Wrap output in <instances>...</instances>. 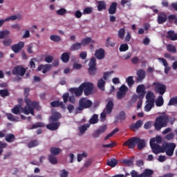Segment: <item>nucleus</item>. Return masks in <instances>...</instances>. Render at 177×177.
I'll return each mask as SVG.
<instances>
[{
	"mask_svg": "<svg viewBox=\"0 0 177 177\" xmlns=\"http://www.w3.org/2000/svg\"><path fill=\"white\" fill-rule=\"evenodd\" d=\"M80 49H82V45L81 43L76 42L71 45L69 50L70 52H74L75 50H80Z\"/></svg>",
	"mask_w": 177,
	"mask_h": 177,
	"instance_id": "a878e982",
	"label": "nucleus"
},
{
	"mask_svg": "<svg viewBox=\"0 0 177 177\" xmlns=\"http://www.w3.org/2000/svg\"><path fill=\"white\" fill-rule=\"evenodd\" d=\"M176 148V145L174 142H165L162 145L161 153H166L168 157L174 156V151Z\"/></svg>",
	"mask_w": 177,
	"mask_h": 177,
	"instance_id": "f03ea898",
	"label": "nucleus"
},
{
	"mask_svg": "<svg viewBox=\"0 0 177 177\" xmlns=\"http://www.w3.org/2000/svg\"><path fill=\"white\" fill-rule=\"evenodd\" d=\"M106 165L111 167V168H114V167L118 165V160L115 158L110 159L107 161Z\"/></svg>",
	"mask_w": 177,
	"mask_h": 177,
	"instance_id": "c9c22d12",
	"label": "nucleus"
},
{
	"mask_svg": "<svg viewBox=\"0 0 177 177\" xmlns=\"http://www.w3.org/2000/svg\"><path fill=\"white\" fill-rule=\"evenodd\" d=\"M147 104L145 105L144 109L145 111L149 112L153 107H154V102H151L150 101H147L146 102Z\"/></svg>",
	"mask_w": 177,
	"mask_h": 177,
	"instance_id": "a19ab883",
	"label": "nucleus"
},
{
	"mask_svg": "<svg viewBox=\"0 0 177 177\" xmlns=\"http://www.w3.org/2000/svg\"><path fill=\"white\" fill-rule=\"evenodd\" d=\"M66 13H67V10H66V8H60L57 10V15H58V16H64Z\"/></svg>",
	"mask_w": 177,
	"mask_h": 177,
	"instance_id": "0e129e2a",
	"label": "nucleus"
},
{
	"mask_svg": "<svg viewBox=\"0 0 177 177\" xmlns=\"http://www.w3.org/2000/svg\"><path fill=\"white\" fill-rule=\"evenodd\" d=\"M50 64H41L38 66L37 70L38 71H41L42 70L43 74H46L48 71H50Z\"/></svg>",
	"mask_w": 177,
	"mask_h": 177,
	"instance_id": "6ab92c4d",
	"label": "nucleus"
},
{
	"mask_svg": "<svg viewBox=\"0 0 177 177\" xmlns=\"http://www.w3.org/2000/svg\"><path fill=\"white\" fill-rule=\"evenodd\" d=\"M106 2L100 1L97 3V10H99V12H102V10H106Z\"/></svg>",
	"mask_w": 177,
	"mask_h": 177,
	"instance_id": "ea45409f",
	"label": "nucleus"
},
{
	"mask_svg": "<svg viewBox=\"0 0 177 177\" xmlns=\"http://www.w3.org/2000/svg\"><path fill=\"white\" fill-rule=\"evenodd\" d=\"M69 92H71V93H72L73 95H75L76 97H80V96H82V93H84L82 84L77 88H71L69 89Z\"/></svg>",
	"mask_w": 177,
	"mask_h": 177,
	"instance_id": "1a4fd4ad",
	"label": "nucleus"
},
{
	"mask_svg": "<svg viewBox=\"0 0 177 177\" xmlns=\"http://www.w3.org/2000/svg\"><path fill=\"white\" fill-rule=\"evenodd\" d=\"M15 20H17V16L16 15H11L4 19H0V27L5 24L6 21H15Z\"/></svg>",
	"mask_w": 177,
	"mask_h": 177,
	"instance_id": "aec40b11",
	"label": "nucleus"
},
{
	"mask_svg": "<svg viewBox=\"0 0 177 177\" xmlns=\"http://www.w3.org/2000/svg\"><path fill=\"white\" fill-rule=\"evenodd\" d=\"M122 163L127 165V167H132L133 165V159H123Z\"/></svg>",
	"mask_w": 177,
	"mask_h": 177,
	"instance_id": "a18cd8bd",
	"label": "nucleus"
},
{
	"mask_svg": "<svg viewBox=\"0 0 177 177\" xmlns=\"http://www.w3.org/2000/svg\"><path fill=\"white\" fill-rule=\"evenodd\" d=\"M5 140L8 143H12V142L16 140V136L13 133H8L5 136Z\"/></svg>",
	"mask_w": 177,
	"mask_h": 177,
	"instance_id": "cd10ccee",
	"label": "nucleus"
},
{
	"mask_svg": "<svg viewBox=\"0 0 177 177\" xmlns=\"http://www.w3.org/2000/svg\"><path fill=\"white\" fill-rule=\"evenodd\" d=\"M88 66V74H90V75H95V74H96V70H97L96 68V58L95 57L91 58Z\"/></svg>",
	"mask_w": 177,
	"mask_h": 177,
	"instance_id": "423d86ee",
	"label": "nucleus"
},
{
	"mask_svg": "<svg viewBox=\"0 0 177 177\" xmlns=\"http://www.w3.org/2000/svg\"><path fill=\"white\" fill-rule=\"evenodd\" d=\"M50 39L53 42H60V41H62V37L59 35H52L50 36Z\"/></svg>",
	"mask_w": 177,
	"mask_h": 177,
	"instance_id": "3c124183",
	"label": "nucleus"
},
{
	"mask_svg": "<svg viewBox=\"0 0 177 177\" xmlns=\"http://www.w3.org/2000/svg\"><path fill=\"white\" fill-rule=\"evenodd\" d=\"M46 127L47 129H49V131H56L60 127V122H50Z\"/></svg>",
	"mask_w": 177,
	"mask_h": 177,
	"instance_id": "dca6fc26",
	"label": "nucleus"
},
{
	"mask_svg": "<svg viewBox=\"0 0 177 177\" xmlns=\"http://www.w3.org/2000/svg\"><path fill=\"white\" fill-rule=\"evenodd\" d=\"M136 75V82H142V81L146 78V71L143 69H138Z\"/></svg>",
	"mask_w": 177,
	"mask_h": 177,
	"instance_id": "f8f14e48",
	"label": "nucleus"
},
{
	"mask_svg": "<svg viewBox=\"0 0 177 177\" xmlns=\"http://www.w3.org/2000/svg\"><path fill=\"white\" fill-rule=\"evenodd\" d=\"M153 171L150 169H145L144 172L141 174V177H151L153 175Z\"/></svg>",
	"mask_w": 177,
	"mask_h": 177,
	"instance_id": "4c0bfd02",
	"label": "nucleus"
},
{
	"mask_svg": "<svg viewBox=\"0 0 177 177\" xmlns=\"http://www.w3.org/2000/svg\"><path fill=\"white\" fill-rule=\"evenodd\" d=\"M10 95V93H9V91L8 89L0 90V96H1V97H6Z\"/></svg>",
	"mask_w": 177,
	"mask_h": 177,
	"instance_id": "864d4df0",
	"label": "nucleus"
},
{
	"mask_svg": "<svg viewBox=\"0 0 177 177\" xmlns=\"http://www.w3.org/2000/svg\"><path fill=\"white\" fill-rule=\"evenodd\" d=\"M146 87L143 84H139L137 86L136 92L139 95V97L143 99L145 97V95H146Z\"/></svg>",
	"mask_w": 177,
	"mask_h": 177,
	"instance_id": "ddd939ff",
	"label": "nucleus"
},
{
	"mask_svg": "<svg viewBox=\"0 0 177 177\" xmlns=\"http://www.w3.org/2000/svg\"><path fill=\"white\" fill-rule=\"evenodd\" d=\"M125 95H127V93H122L121 91H118L117 92V99H118V100H121V99H122V97H125Z\"/></svg>",
	"mask_w": 177,
	"mask_h": 177,
	"instance_id": "338daca9",
	"label": "nucleus"
},
{
	"mask_svg": "<svg viewBox=\"0 0 177 177\" xmlns=\"http://www.w3.org/2000/svg\"><path fill=\"white\" fill-rule=\"evenodd\" d=\"M51 107H61L62 110L66 109V105L63 103V102H60L59 100H55L50 102Z\"/></svg>",
	"mask_w": 177,
	"mask_h": 177,
	"instance_id": "a211bd4d",
	"label": "nucleus"
},
{
	"mask_svg": "<svg viewBox=\"0 0 177 177\" xmlns=\"http://www.w3.org/2000/svg\"><path fill=\"white\" fill-rule=\"evenodd\" d=\"M118 38L120 39H124L125 37V29L120 28L118 32Z\"/></svg>",
	"mask_w": 177,
	"mask_h": 177,
	"instance_id": "6e6d98bb",
	"label": "nucleus"
},
{
	"mask_svg": "<svg viewBox=\"0 0 177 177\" xmlns=\"http://www.w3.org/2000/svg\"><path fill=\"white\" fill-rule=\"evenodd\" d=\"M38 145H39L38 140H32L28 143V147L29 149H32V147H36Z\"/></svg>",
	"mask_w": 177,
	"mask_h": 177,
	"instance_id": "37998d69",
	"label": "nucleus"
},
{
	"mask_svg": "<svg viewBox=\"0 0 177 177\" xmlns=\"http://www.w3.org/2000/svg\"><path fill=\"white\" fill-rule=\"evenodd\" d=\"M26 71V68L22 66H17L12 69V74H13V75H20L21 77H24Z\"/></svg>",
	"mask_w": 177,
	"mask_h": 177,
	"instance_id": "0eeeda50",
	"label": "nucleus"
},
{
	"mask_svg": "<svg viewBox=\"0 0 177 177\" xmlns=\"http://www.w3.org/2000/svg\"><path fill=\"white\" fill-rule=\"evenodd\" d=\"M127 115H125V112L124 111H120L117 116V120H119L120 121H125Z\"/></svg>",
	"mask_w": 177,
	"mask_h": 177,
	"instance_id": "09e8293b",
	"label": "nucleus"
},
{
	"mask_svg": "<svg viewBox=\"0 0 177 177\" xmlns=\"http://www.w3.org/2000/svg\"><path fill=\"white\" fill-rule=\"evenodd\" d=\"M92 101L91 100H87L85 97H82L79 100V106L75 109L76 111H82V110H85V109H89V107H92Z\"/></svg>",
	"mask_w": 177,
	"mask_h": 177,
	"instance_id": "7ed1b4c3",
	"label": "nucleus"
},
{
	"mask_svg": "<svg viewBox=\"0 0 177 177\" xmlns=\"http://www.w3.org/2000/svg\"><path fill=\"white\" fill-rule=\"evenodd\" d=\"M93 11V9L92 8V7H87L84 9L83 13L84 15H91V13H92Z\"/></svg>",
	"mask_w": 177,
	"mask_h": 177,
	"instance_id": "69168bd1",
	"label": "nucleus"
},
{
	"mask_svg": "<svg viewBox=\"0 0 177 177\" xmlns=\"http://www.w3.org/2000/svg\"><path fill=\"white\" fill-rule=\"evenodd\" d=\"M131 177H142V174H139L136 170H132L130 173Z\"/></svg>",
	"mask_w": 177,
	"mask_h": 177,
	"instance_id": "774afa93",
	"label": "nucleus"
},
{
	"mask_svg": "<svg viewBox=\"0 0 177 177\" xmlns=\"http://www.w3.org/2000/svg\"><path fill=\"white\" fill-rule=\"evenodd\" d=\"M110 39H111L110 37H108L106 39V43L105 44V46H106V48H109L110 46L111 48H114V46H115V43L110 41Z\"/></svg>",
	"mask_w": 177,
	"mask_h": 177,
	"instance_id": "bf43d9fd",
	"label": "nucleus"
},
{
	"mask_svg": "<svg viewBox=\"0 0 177 177\" xmlns=\"http://www.w3.org/2000/svg\"><path fill=\"white\" fill-rule=\"evenodd\" d=\"M60 118H62V114L59 112H55L49 118V122H57Z\"/></svg>",
	"mask_w": 177,
	"mask_h": 177,
	"instance_id": "2eb2a0df",
	"label": "nucleus"
},
{
	"mask_svg": "<svg viewBox=\"0 0 177 177\" xmlns=\"http://www.w3.org/2000/svg\"><path fill=\"white\" fill-rule=\"evenodd\" d=\"M113 108L114 102H113L112 100L108 101L105 109L102 112L100 115V121H102V122L106 121V114H111Z\"/></svg>",
	"mask_w": 177,
	"mask_h": 177,
	"instance_id": "20e7f679",
	"label": "nucleus"
},
{
	"mask_svg": "<svg viewBox=\"0 0 177 177\" xmlns=\"http://www.w3.org/2000/svg\"><path fill=\"white\" fill-rule=\"evenodd\" d=\"M83 92L85 96H89L93 93V84L91 82H84L82 84Z\"/></svg>",
	"mask_w": 177,
	"mask_h": 177,
	"instance_id": "39448f33",
	"label": "nucleus"
},
{
	"mask_svg": "<svg viewBox=\"0 0 177 177\" xmlns=\"http://www.w3.org/2000/svg\"><path fill=\"white\" fill-rule=\"evenodd\" d=\"M45 127V124L42 122H37L33 124L29 129H37V128H44Z\"/></svg>",
	"mask_w": 177,
	"mask_h": 177,
	"instance_id": "e433bc0d",
	"label": "nucleus"
},
{
	"mask_svg": "<svg viewBox=\"0 0 177 177\" xmlns=\"http://www.w3.org/2000/svg\"><path fill=\"white\" fill-rule=\"evenodd\" d=\"M156 93H160L161 96L167 92V86L161 83H158L155 86Z\"/></svg>",
	"mask_w": 177,
	"mask_h": 177,
	"instance_id": "9b49d317",
	"label": "nucleus"
},
{
	"mask_svg": "<svg viewBox=\"0 0 177 177\" xmlns=\"http://www.w3.org/2000/svg\"><path fill=\"white\" fill-rule=\"evenodd\" d=\"M23 48H24V41H19L18 44L11 46V49L14 53H20Z\"/></svg>",
	"mask_w": 177,
	"mask_h": 177,
	"instance_id": "9d476101",
	"label": "nucleus"
},
{
	"mask_svg": "<svg viewBox=\"0 0 177 177\" xmlns=\"http://www.w3.org/2000/svg\"><path fill=\"white\" fill-rule=\"evenodd\" d=\"M129 49V46L127 44H122L120 46V52H127Z\"/></svg>",
	"mask_w": 177,
	"mask_h": 177,
	"instance_id": "13d9d810",
	"label": "nucleus"
},
{
	"mask_svg": "<svg viewBox=\"0 0 177 177\" xmlns=\"http://www.w3.org/2000/svg\"><path fill=\"white\" fill-rule=\"evenodd\" d=\"M155 97L156 96L154 95V93L151 91H148L146 95L147 102H151L154 103Z\"/></svg>",
	"mask_w": 177,
	"mask_h": 177,
	"instance_id": "7c9ffc66",
	"label": "nucleus"
},
{
	"mask_svg": "<svg viewBox=\"0 0 177 177\" xmlns=\"http://www.w3.org/2000/svg\"><path fill=\"white\" fill-rule=\"evenodd\" d=\"M137 148L138 150H143L146 147V141L143 139H140L139 137H137Z\"/></svg>",
	"mask_w": 177,
	"mask_h": 177,
	"instance_id": "f3484780",
	"label": "nucleus"
},
{
	"mask_svg": "<svg viewBox=\"0 0 177 177\" xmlns=\"http://www.w3.org/2000/svg\"><path fill=\"white\" fill-rule=\"evenodd\" d=\"M167 49L170 53H176V47L172 44H168L167 46Z\"/></svg>",
	"mask_w": 177,
	"mask_h": 177,
	"instance_id": "603ef678",
	"label": "nucleus"
},
{
	"mask_svg": "<svg viewBox=\"0 0 177 177\" xmlns=\"http://www.w3.org/2000/svg\"><path fill=\"white\" fill-rule=\"evenodd\" d=\"M167 38L171 39V41H176L177 40V34H175L174 30H169L167 32Z\"/></svg>",
	"mask_w": 177,
	"mask_h": 177,
	"instance_id": "473e14b6",
	"label": "nucleus"
},
{
	"mask_svg": "<svg viewBox=\"0 0 177 177\" xmlns=\"http://www.w3.org/2000/svg\"><path fill=\"white\" fill-rule=\"evenodd\" d=\"M50 155L51 156H59V154L62 153V150L60 149V148L52 147L50 149Z\"/></svg>",
	"mask_w": 177,
	"mask_h": 177,
	"instance_id": "c85d7f7f",
	"label": "nucleus"
},
{
	"mask_svg": "<svg viewBox=\"0 0 177 177\" xmlns=\"http://www.w3.org/2000/svg\"><path fill=\"white\" fill-rule=\"evenodd\" d=\"M117 6L118 4L116 2H113L109 8L108 9V12L109 15H115V12H117Z\"/></svg>",
	"mask_w": 177,
	"mask_h": 177,
	"instance_id": "393cba45",
	"label": "nucleus"
},
{
	"mask_svg": "<svg viewBox=\"0 0 177 177\" xmlns=\"http://www.w3.org/2000/svg\"><path fill=\"white\" fill-rule=\"evenodd\" d=\"M48 158L50 164H51L52 165H56V164H57L58 162L56 156L49 154L48 156Z\"/></svg>",
	"mask_w": 177,
	"mask_h": 177,
	"instance_id": "2f4dec72",
	"label": "nucleus"
},
{
	"mask_svg": "<svg viewBox=\"0 0 177 177\" xmlns=\"http://www.w3.org/2000/svg\"><path fill=\"white\" fill-rule=\"evenodd\" d=\"M95 56L98 60H102L104 59L106 56V51L103 48H99L95 50Z\"/></svg>",
	"mask_w": 177,
	"mask_h": 177,
	"instance_id": "4468645a",
	"label": "nucleus"
},
{
	"mask_svg": "<svg viewBox=\"0 0 177 177\" xmlns=\"http://www.w3.org/2000/svg\"><path fill=\"white\" fill-rule=\"evenodd\" d=\"M120 129L118 128L115 129L113 131H112V132H111L110 133L107 134L105 138H104V140H109V139H110V138H111V136H113V135H115V133H117V132H119Z\"/></svg>",
	"mask_w": 177,
	"mask_h": 177,
	"instance_id": "de8ad7c7",
	"label": "nucleus"
},
{
	"mask_svg": "<svg viewBox=\"0 0 177 177\" xmlns=\"http://www.w3.org/2000/svg\"><path fill=\"white\" fill-rule=\"evenodd\" d=\"M164 105V98H162V95L158 96V99L156 100V106L157 107H161V106Z\"/></svg>",
	"mask_w": 177,
	"mask_h": 177,
	"instance_id": "79ce46f5",
	"label": "nucleus"
},
{
	"mask_svg": "<svg viewBox=\"0 0 177 177\" xmlns=\"http://www.w3.org/2000/svg\"><path fill=\"white\" fill-rule=\"evenodd\" d=\"M6 115L8 120H9V121H12V122L15 121L16 122H19V120H20L19 117L15 116L12 113H6Z\"/></svg>",
	"mask_w": 177,
	"mask_h": 177,
	"instance_id": "58836bf2",
	"label": "nucleus"
},
{
	"mask_svg": "<svg viewBox=\"0 0 177 177\" xmlns=\"http://www.w3.org/2000/svg\"><path fill=\"white\" fill-rule=\"evenodd\" d=\"M175 104H177V97L171 98L168 103V106H175Z\"/></svg>",
	"mask_w": 177,
	"mask_h": 177,
	"instance_id": "e2e57ef3",
	"label": "nucleus"
},
{
	"mask_svg": "<svg viewBox=\"0 0 177 177\" xmlns=\"http://www.w3.org/2000/svg\"><path fill=\"white\" fill-rule=\"evenodd\" d=\"M142 125H143V122L142 120H138L135 124H132L130 128L133 131V129H139Z\"/></svg>",
	"mask_w": 177,
	"mask_h": 177,
	"instance_id": "f704fd0d",
	"label": "nucleus"
},
{
	"mask_svg": "<svg viewBox=\"0 0 177 177\" xmlns=\"http://www.w3.org/2000/svg\"><path fill=\"white\" fill-rule=\"evenodd\" d=\"M25 102L26 104V106L25 107H38V102H32L31 100L27 98L25 100Z\"/></svg>",
	"mask_w": 177,
	"mask_h": 177,
	"instance_id": "bb28decb",
	"label": "nucleus"
},
{
	"mask_svg": "<svg viewBox=\"0 0 177 177\" xmlns=\"http://www.w3.org/2000/svg\"><path fill=\"white\" fill-rule=\"evenodd\" d=\"M34 106H25L24 108H22V111L26 115H28V114L34 115Z\"/></svg>",
	"mask_w": 177,
	"mask_h": 177,
	"instance_id": "4be33fe9",
	"label": "nucleus"
},
{
	"mask_svg": "<svg viewBox=\"0 0 177 177\" xmlns=\"http://www.w3.org/2000/svg\"><path fill=\"white\" fill-rule=\"evenodd\" d=\"M95 40H92L91 37H86L82 39L81 44L82 46H86V45H89V44H95Z\"/></svg>",
	"mask_w": 177,
	"mask_h": 177,
	"instance_id": "b1692460",
	"label": "nucleus"
},
{
	"mask_svg": "<svg viewBox=\"0 0 177 177\" xmlns=\"http://www.w3.org/2000/svg\"><path fill=\"white\" fill-rule=\"evenodd\" d=\"M158 24H164L167 21V15L164 12H160L158 16Z\"/></svg>",
	"mask_w": 177,
	"mask_h": 177,
	"instance_id": "412c9836",
	"label": "nucleus"
},
{
	"mask_svg": "<svg viewBox=\"0 0 177 177\" xmlns=\"http://www.w3.org/2000/svg\"><path fill=\"white\" fill-rule=\"evenodd\" d=\"M169 122V115H162L156 118L154 127L156 131H161V128H165Z\"/></svg>",
	"mask_w": 177,
	"mask_h": 177,
	"instance_id": "f257e3e1",
	"label": "nucleus"
},
{
	"mask_svg": "<svg viewBox=\"0 0 177 177\" xmlns=\"http://www.w3.org/2000/svg\"><path fill=\"white\" fill-rule=\"evenodd\" d=\"M21 110H23V109H21V105L17 104L11 110V111L12 114L19 115L21 113Z\"/></svg>",
	"mask_w": 177,
	"mask_h": 177,
	"instance_id": "72a5a7b5",
	"label": "nucleus"
},
{
	"mask_svg": "<svg viewBox=\"0 0 177 177\" xmlns=\"http://www.w3.org/2000/svg\"><path fill=\"white\" fill-rule=\"evenodd\" d=\"M90 127H91V124H84L83 126L79 127V131H80V133L82 135H83V133L84 132H86V131H87L88 128H89Z\"/></svg>",
	"mask_w": 177,
	"mask_h": 177,
	"instance_id": "8fccbe9b",
	"label": "nucleus"
},
{
	"mask_svg": "<svg viewBox=\"0 0 177 177\" xmlns=\"http://www.w3.org/2000/svg\"><path fill=\"white\" fill-rule=\"evenodd\" d=\"M104 85H106V82L103 79H100L97 82V88L101 91H104Z\"/></svg>",
	"mask_w": 177,
	"mask_h": 177,
	"instance_id": "49530a36",
	"label": "nucleus"
},
{
	"mask_svg": "<svg viewBox=\"0 0 177 177\" xmlns=\"http://www.w3.org/2000/svg\"><path fill=\"white\" fill-rule=\"evenodd\" d=\"M126 82H127L129 86H132V85L135 84V81H133V76H129L127 78Z\"/></svg>",
	"mask_w": 177,
	"mask_h": 177,
	"instance_id": "052dcab7",
	"label": "nucleus"
},
{
	"mask_svg": "<svg viewBox=\"0 0 177 177\" xmlns=\"http://www.w3.org/2000/svg\"><path fill=\"white\" fill-rule=\"evenodd\" d=\"M97 131H98V132H100L101 135L102 133H104L106 131H107V125L104 124L101 126L98 129H97Z\"/></svg>",
	"mask_w": 177,
	"mask_h": 177,
	"instance_id": "680f3d73",
	"label": "nucleus"
},
{
	"mask_svg": "<svg viewBox=\"0 0 177 177\" xmlns=\"http://www.w3.org/2000/svg\"><path fill=\"white\" fill-rule=\"evenodd\" d=\"M70 53H63L61 55V60H62L63 63H68L70 61Z\"/></svg>",
	"mask_w": 177,
	"mask_h": 177,
	"instance_id": "c756f323",
	"label": "nucleus"
},
{
	"mask_svg": "<svg viewBox=\"0 0 177 177\" xmlns=\"http://www.w3.org/2000/svg\"><path fill=\"white\" fill-rule=\"evenodd\" d=\"M99 122V116L96 114H94L91 119L89 120V124H97Z\"/></svg>",
	"mask_w": 177,
	"mask_h": 177,
	"instance_id": "c03bdc74",
	"label": "nucleus"
},
{
	"mask_svg": "<svg viewBox=\"0 0 177 177\" xmlns=\"http://www.w3.org/2000/svg\"><path fill=\"white\" fill-rule=\"evenodd\" d=\"M13 42V40L12 39L8 38V39H5L3 40V46H10Z\"/></svg>",
	"mask_w": 177,
	"mask_h": 177,
	"instance_id": "4d7b16f0",
	"label": "nucleus"
},
{
	"mask_svg": "<svg viewBox=\"0 0 177 177\" xmlns=\"http://www.w3.org/2000/svg\"><path fill=\"white\" fill-rule=\"evenodd\" d=\"M10 34V31L8 30L0 31V39H3V38H6V37H8Z\"/></svg>",
	"mask_w": 177,
	"mask_h": 177,
	"instance_id": "5fc2aeb1",
	"label": "nucleus"
},
{
	"mask_svg": "<svg viewBox=\"0 0 177 177\" xmlns=\"http://www.w3.org/2000/svg\"><path fill=\"white\" fill-rule=\"evenodd\" d=\"M138 137H131L128 140L124 142L123 146L129 147V149H135L136 147V142Z\"/></svg>",
	"mask_w": 177,
	"mask_h": 177,
	"instance_id": "6e6552de",
	"label": "nucleus"
},
{
	"mask_svg": "<svg viewBox=\"0 0 177 177\" xmlns=\"http://www.w3.org/2000/svg\"><path fill=\"white\" fill-rule=\"evenodd\" d=\"M151 148L152 149V151L154 154H160L162 150V146H160L158 144L151 145Z\"/></svg>",
	"mask_w": 177,
	"mask_h": 177,
	"instance_id": "5701e85b",
	"label": "nucleus"
}]
</instances>
